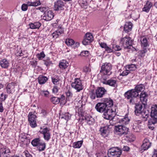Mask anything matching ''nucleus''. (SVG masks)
I'll return each instance as SVG.
<instances>
[{
  "instance_id": "obj_18",
  "label": "nucleus",
  "mask_w": 157,
  "mask_h": 157,
  "mask_svg": "<svg viewBox=\"0 0 157 157\" xmlns=\"http://www.w3.org/2000/svg\"><path fill=\"white\" fill-rule=\"evenodd\" d=\"M135 113L137 116H140L143 110V107L141 104H136L135 106Z\"/></svg>"
},
{
  "instance_id": "obj_57",
  "label": "nucleus",
  "mask_w": 157,
  "mask_h": 157,
  "mask_svg": "<svg viewBox=\"0 0 157 157\" xmlns=\"http://www.w3.org/2000/svg\"><path fill=\"white\" fill-rule=\"evenodd\" d=\"M79 3L81 6L83 8H84V6L87 5L86 2H82V0H80Z\"/></svg>"
},
{
  "instance_id": "obj_52",
  "label": "nucleus",
  "mask_w": 157,
  "mask_h": 157,
  "mask_svg": "<svg viewBox=\"0 0 157 157\" xmlns=\"http://www.w3.org/2000/svg\"><path fill=\"white\" fill-rule=\"evenodd\" d=\"M90 97L92 99L94 100L97 98L96 93V91H93L91 92L90 95Z\"/></svg>"
},
{
  "instance_id": "obj_37",
  "label": "nucleus",
  "mask_w": 157,
  "mask_h": 157,
  "mask_svg": "<svg viewBox=\"0 0 157 157\" xmlns=\"http://www.w3.org/2000/svg\"><path fill=\"white\" fill-rule=\"evenodd\" d=\"M40 140L39 138H35L32 140L31 144L34 147L38 146L41 144Z\"/></svg>"
},
{
  "instance_id": "obj_10",
  "label": "nucleus",
  "mask_w": 157,
  "mask_h": 157,
  "mask_svg": "<svg viewBox=\"0 0 157 157\" xmlns=\"http://www.w3.org/2000/svg\"><path fill=\"white\" fill-rule=\"evenodd\" d=\"M93 40V36L90 33H86L84 40L82 41V44L84 45H86L90 43Z\"/></svg>"
},
{
  "instance_id": "obj_8",
  "label": "nucleus",
  "mask_w": 157,
  "mask_h": 157,
  "mask_svg": "<svg viewBox=\"0 0 157 157\" xmlns=\"http://www.w3.org/2000/svg\"><path fill=\"white\" fill-rule=\"evenodd\" d=\"M113 112V111L112 109H109L106 111H105L103 113L102 115L103 117L106 119L109 120V122L111 123L113 122L112 120L114 117V116L112 114Z\"/></svg>"
},
{
  "instance_id": "obj_30",
  "label": "nucleus",
  "mask_w": 157,
  "mask_h": 157,
  "mask_svg": "<svg viewBox=\"0 0 157 157\" xmlns=\"http://www.w3.org/2000/svg\"><path fill=\"white\" fill-rule=\"evenodd\" d=\"M140 41L141 46L146 47L148 45L147 39L144 36H142L140 38Z\"/></svg>"
},
{
  "instance_id": "obj_55",
  "label": "nucleus",
  "mask_w": 157,
  "mask_h": 157,
  "mask_svg": "<svg viewBox=\"0 0 157 157\" xmlns=\"http://www.w3.org/2000/svg\"><path fill=\"white\" fill-rule=\"evenodd\" d=\"M28 6L27 4H23L22 5L21 7V10L23 11H26L27 10Z\"/></svg>"
},
{
  "instance_id": "obj_7",
  "label": "nucleus",
  "mask_w": 157,
  "mask_h": 157,
  "mask_svg": "<svg viewBox=\"0 0 157 157\" xmlns=\"http://www.w3.org/2000/svg\"><path fill=\"white\" fill-rule=\"evenodd\" d=\"M71 86L78 92L80 91L83 89L81 81L79 78L75 79L74 82L72 83Z\"/></svg>"
},
{
  "instance_id": "obj_33",
  "label": "nucleus",
  "mask_w": 157,
  "mask_h": 157,
  "mask_svg": "<svg viewBox=\"0 0 157 157\" xmlns=\"http://www.w3.org/2000/svg\"><path fill=\"white\" fill-rule=\"evenodd\" d=\"M38 79V82L40 84H44L48 79L47 77L43 75H40Z\"/></svg>"
},
{
  "instance_id": "obj_35",
  "label": "nucleus",
  "mask_w": 157,
  "mask_h": 157,
  "mask_svg": "<svg viewBox=\"0 0 157 157\" xmlns=\"http://www.w3.org/2000/svg\"><path fill=\"white\" fill-rule=\"evenodd\" d=\"M125 68L128 70L130 73H132V72L136 70V67L135 64H132L127 65Z\"/></svg>"
},
{
  "instance_id": "obj_49",
  "label": "nucleus",
  "mask_w": 157,
  "mask_h": 157,
  "mask_svg": "<svg viewBox=\"0 0 157 157\" xmlns=\"http://www.w3.org/2000/svg\"><path fill=\"white\" fill-rule=\"evenodd\" d=\"M40 144L38 146L39 150L40 151H43L45 148V145L44 143H43L42 142H41Z\"/></svg>"
},
{
  "instance_id": "obj_56",
  "label": "nucleus",
  "mask_w": 157,
  "mask_h": 157,
  "mask_svg": "<svg viewBox=\"0 0 157 157\" xmlns=\"http://www.w3.org/2000/svg\"><path fill=\"white\" fill-rule=\"evenodd\" d=\"M58 89L57 86H55L52 89V92L54 94H56L58 92Z\"/></svg>"
},
{
  "instance_id": "obj_46",
  "label": "nucleus",
  "mask_w": 157,
  "mask_h": 157,
  "mask_svg": "<svg viewBox=\"0 0 157 157\" xmlns=\"http://www.w3.org/2000/svg\"><path fill=\"white\" fill-rule=\"evenodd\" d=\"M90 55V52L88 51H82L80 54L79 55L82 56L87 57Z\"/></svg>"
},
{
  "instance_id": "obj_54",
  "label": "nucleus",
  "mask_w": 157,
  "mask_h": 157,
  "mask_svg": "<svg viewBox=\"0 0 157 157\" xmlns=\"http://www.w3.org/2000/svg\"><path fill=\"white\" fill-rule=\"evenodd\" d=\"M66 96L68 98H71L73 96V94L69 90L66 92Z\"/></svg>"
},
{
  "instance_id": "obj_47",
  "label": "nucleus",
  "mask_w": 157,
  "mask_h": 157,
  "mask_svg": "<svg viewBox=\"0 0 157 157\" xmlns=\"http://www.w3.org/2000/svg\"><path fill=\"white\" fill-rule=\"evenodd\" d=\"M129 73H131L128 70L125 68V70L123 71L120 74V75L123 76H125L128 75Z\"/></svg>"
},
{
  "instance_id": "obj_51",
  "label": "nucleus",
  "mask_w": 157,
  "mask_h": 157,
  "mask_svg": "<svg viewBox=\"0 0 157 157\" xmlns=\"http://www.w3.org/2000/svg\"><path fill=\"white\" fill-rule=\"evenodd\" d=\"M112 47L113 49V50L115 51H120L121 49V48L120 46L115 44L113 45Z\"/></svg>"
},
{
  "instance_id": "obj_13",
  "label": "nucleus",
  "mask_w": 157,
  "mask_h": 157,
  "mask_svg": "<svg viewBox=\"0 0 157 157\" xmlns=\"http://www.w3.org/2000/svg\"><path fill=\"white\" fill-rule=\"evenodd\" d=\"M1 157H9L10 151V149L6 147H3L0 149Z\"/></svg>"
},
{
  "instance_id": "obj_50",
  "label": "nucleus",
  "mask_w": 157,
  "mask_h": 157,
  "mask_svg": "<svg viewBox=\"0 0 157 157\" xmlns=\"http://www.w3.org/2000/svg\"><path fill=\"white\" fill-rule=\"evenodd\" d=\"M36 56L37 58L39 60H40L45 57V55L44 52H42L39 54H38Z\"/></svg>"
},
{
  "instance_id": "obj_3",
  "label": "nucleus",
  "mask_w": 157,
  "mask_h": 157,
  "mask_svg": "<svg viewBox=\"0 0 157 157\" xmlns=\"http://www.w3.org/2000/svg\"><path fill=\"white\" fill-rule=\"evenodd\" d=\"M114 133L120 136L127 135L128 133V128L123 125H117L114 127Z\"/></svg>"
},
{
  "instance_id": "obj_64",
  "label": "nucleus",
  "mask_w": 157,
  "mask_h": 157,
  "mask_svg": "<svg viewBox=\"0 0 157 157\" xmlns=\"http://www.w3.org/2000/svg\"><path fill=\"white\" fill-rule=\"evenodd\" d=\"M152 157H157V149H154Z\"/></svg>"
},
{
  "instance_id": "obj_19",
  "label": "nucleus",
  "mask_w": 157,
  "mask_h": 157,
  "mask_svg": "<svg viewBox=\"0 0 157 157\" xmlns=\"http://www.w3.org/2000/svg\"><path fill=\"white\" fill-rule=\"evenodd\" d=\"M148 98V95L145 92H141L140 96V100L142 104L145 105L146 104Z\"/></svg>"
},
{
  "instance_id": "obj_22",
  "label": "nucleus",
  "mask_w": 157,
  "mask_h": 157,
  "mask_svg": "<svg viewBox=\"0 0 157 157\" xmlns=\"http://www.w3.org/2000/svg\"><path fill=\"white\" fill-rule=\"evenodd\" d=\"M16 86V84L13 82L8 84L7 87V91L8 93L10 94L14 91L15 86Z\"/></svg>"
},
{
  "instance_id": "obj_26",
  "label": "nucleus",
  "mask_w": 157,
  "mask_h": 157,
  "mask_svg": "<svg viewBox=\"0 0 157 157\" xmlns=\"http://www.w3.org/2000/svg\"><path fill=\"white\" fill-rule=\"evenodd\" d=\"M0 65L2 68H7L9 66V63L6 59H4L0 61Z\"/></svg>"
},
{
  "instance_id": "obj_6",
  "label": "nucleus",
  "mask_w": 157,
  "mask_h": 157,
  "mask_svg": "<svg viewBox=\"0 0 157 157\" xmlns=\"http://www.w3.org/2000/svg\"><path fill=\"white\" fill-rule=\"evenodd\" d=\"M28 117L30 125L32 128L36 127L37 126L36 115L32 112H30L29 114Z\"/></svg>"
},
{
  "instance_id": "obj_5",
  "label": "nucleus",
  "mask_w": 157,
  "mask_h": 157,
  "mask_svg": "<svg viewBox=\"0 0 157 157\" xmlns=\"http://www.w3.org/2000/svg\"><path fill=\"white\" fill-rule=\"evenodd\" d=\"M121 153V150L117 147L110 148L108 151L109 157H120Z\"/></svg>"
},
{
  "instance_id": "obj_29",
  "label": "nucleus",
  "mask_w": 157,
  "mask_h": 157,
  "mask_svg": "<svg viewBox=\"0 0 157 157\" xmlns=\"http://www.w3.org/2000/svg\"><path fill=\"white\" fill-rule=\"evenodd\" d=\"M140 115L143 118L144 121H147L149 116V112L147 110H143Z\"/></svg>"
},
{
  "instance_id": "obj_41",
  "label": "nucleus",
  "mask_w": 157,
  "mask_h": 157,
  "mask_svg": "<svg viewBox=\"0 0 157 157\" xmlns=\"http://www.w3.org/2000/svg\"><path fill=\"white\" fill-rule=\"evenodd\" d=\"M71 115L68 113H66L62 115L61 117L62 119H63L66 121L67 122L71 118Z\"/></svg>"
},
{
  "instance_id": "obj_44",
  "label": "nucleus",
  "mask_w": 157,
  "mask_h": 157,
  "mask_svg": "<svg viewBox=\"0 0 157 157\" xmlns=\"http://www.w3.org/2000/svg\"><path fill=\"white\" fill-rule=\"evenodd\" d=\"M65 43L68 46H71L74 44V40L72 39H67L65 41Z\"/></svg>"
},
{
  "instance_id": "obj_1",
  "label": "nucleus",
  "mask_w": 157,
  "mask_h": 157,
  "mask_svg": "<svg viewBox=\"0 0 157 157\" xmlns=\"http://www.w3.org/2000/svg\"><path fill=\"white\" fill-rule=\"evenodd\" d=\"M112 66L110 63H105L103 64L100 71L102 80H107L109 78V76L112 73Z\"/></svg>"
},
{
  "instance_id": "obj_58",
  "label": "nucleus",
  "mask_w": 157,
  "mask_h": 157,
  "mask_svg": "<svg viewBox=\"0 0 157 157\" xmlns=\"http://www.w3.org/2000/svg\"><path fill=\"white\" fill-rule=\"evenodd\" d=\"M99 44L102 48H104L105 49L107 46V44L104 43H99Z\"/></svg>"
},
{
  "instance_id": "obj_24",
  "label": "nucleus",
  "mask_w": 157,
  "mask_h": 157,
  "mask_svg": "<svg viewBox=\"0 0 157 157\" xmlns=\"http://www.w3.org/2000/svg\"><path fill=\"white\" fill-rule=\"evenodd\" d=\"M152 6V4L148 1H147L146 4L143 8V11L146 13H148Z\"/></svg>"
},
{
  "instance_id": "obj_62",
  "label": "nucleus",
  "mask_w": 157,
  "mask_h": 157,
  "mask_svg": "<svg viewBox=\"0 0 157 157\" xmlns=\"http://www.w3.org/2000/svg\"><path fill=\"white\" fill-rule=\"evenodd\" d=\"M41 113L43 114L44 116H45L48 113L44 109H43L41 110Z\"/></svg>"
},
{
  "instance_id": "obj_36",
  "label": "nucleus",
  "mask_w": 157,
  "mask_h": 157,
  "mask_svg": "<svg viewBox=\"0 0 157 157\" xmlns=\"http://www.w3.org/2000/svg\"><path fill=\"white\" fill-rule=\"evenodd\" d=\"M157 122V121L150 119L148 122V127L149 128L153 130L154 128V124Z\"/></svg>"
},
{
  "instance_id": "obj_12",
  "label": "nucleus",
  "mask_w": 157,
  "mask_h": 157,
  "mask_svg": "<svg viewBox=\"0 0 157 157\" xmlns=\"http://www.w3.org/2000/svg\"><path fill=\"white\" fill-rule=\"evenodd\" d=\"M151 118L154 120L157 121V105H153L151 107Z\"/></svg>"
},
{
  "instance_id": "obj_42",
  "label": "nucleus",
  "mask_w": 157,
  "mask_h": 157,
  "mask_svg": "<svg viewBox=\"0 0 157 157\" xmlns=\"http://www.w3.org/2000/svg\"><path fill=\"white\" fill-rule=\"evenodd\" d=\"M108 129L109 126H106L101 128L100 130L102 134H105L107 133L108 130Z\"/></svg>"
},
{
  "instance_id": "obj_40",
  "label": "nucleus",
  "mask_w": 157,
  "mask_h": 157,
  "mask_svg": "<svg viewBox=\"0 0 157 157\" xmlns=\"http://www.w3.org/2000/svg\"><path fill=\"white\" fill-rule=\"evenodd\" d=\"M132 128L134 132H139L140 129V125L138 123H135L133 124Z\"/></svg>"
},
{
  "instance_id": "obj_15",
  "label": "nucleus",
  "mask_w": 157,
  "mask_h": 157,
  "mask_svg": "<svg viewBox=\"0 0 157 157\" xmlns=\"http://www.w3.org/2000/svg\"><path fill=\"white\" fill-rule=\"evenodd\" d=\"M151 143L147 139H145L143 141V144L141 145V149L144 151L147 150L151 146Z\"/></svg>"
},
{
  "instance_id": "obj_34",
  "label": "nucleus",
  "mask_w": 157,
  "mask_h": 157,
  "mask_svg": "<svg viewBox=\"0 0 157 157\" xmlns=\"http://www.w3.org/2000/svg\"><path fill=\"white\" fill-rule=\"evenodd\" d=\"M68 63L67 62L64 60H62L59 63V67L62 69H65L68 66Z\"/></svg>"
},
{
  "instance_id": "obj_21",
  "label": "nucleus",
  "mask_w": 157,
  "mask_h": 157,
  "mask_svg": "<svg viewBox=\"0 0 157 157\" xmlns=\"http://www.w3.org/2000/svg\"><path fill=\"white\" fill-rule=\"evenodd\" d=\"M83 119L89 125H92L94 122V119L90 115H86Z\"/></svg>"
},
{
  "instance_id": "obj_11",
  "label": "nucleus",
  "mask_w": 157,
  "mask_h": 157,
  "mask_svg": "<svg viewBox=\"0 0 157 157\" xmlns=\"http://www.w3.org/2000/svg\"><path fill=\"white\" fill-rule=\"evenodd\" d=\"M101 82L103 84L115 87L117 86V81L115 79L111 78L108 80H102Z\"/></svg>"
},
{
  "instance_id": "obj_25",
  "label": "nucleus",
  "mask_w": 157,
  "mask_h": 157,
  "mask_svg": "<svg viewBox=\"0 0 157 157\" xmlns=\"http://www.w3.org/2000/svg\"><path fill=\"white\" fill-rule=\"evenodd\" d=\"M132 27V24L130 22H127L125 23L124 26V30L127 33L130 31Z\"/></svg>"
},
{
  "instance_id": "obj_32",
  "label": "nucleus",
  "mask_w": 157,
  "mask_h": 157,
  "mask_svg": "<svg viewBox=\"0 0 157 157\" xmlns=\"http://www.w3.org/2000/svg\"><path fill=\"white\" fill-rule=\"evenodd\" d=\"M145 86L144 85L142 84H140L139 85H136L135 88V89L136 90L137 92H138V94L140 92H142L144 91L145 89Z\"/></svg>"
},
{
  "instance_id": "obj_43",
  "label": "nucleus",
  "mask_w": 157,
  "mask_h": 157,
  "mask_svg": "<svg viewBox=\"0 0 157 157\" xmlns=\"http://www.w3.org/2000/svg\"><path fill=\"white\" fill-rule=\"evenodd\" d=\"M52 102L54 104H58L59 102V99L58 98L56 97H52L51 99Z\"/></svg>"
},
{
  "instance_id": "obj_45",
  "label": "nucleus",
  "mask_w": 157,
  "mask_h": 157,
  "mask_svg": "<svg viewBox=\"0 0 157 157\" xmlns=\"http://www.w3.org/2000/svg\"><path fill=\"white\" fill-rule=\"evenodd\" d=\"M40 94L42 96L48 97V96L49 92L47 90H41L39 92Z\"/></svg>"
},
{
  "instance_id": "obj_9",
  "label": "nucleus",
  "mask_w": 157,
  "mask_h": 157,
  "mask_svg": "<svg viewBox=\"0 0 157 157\" xmlns=\"http://www.w3.org/2000/svg\"><path fill=\"white\" fill-rule=\"evenodd\" d=\"M95 108L97 111L103 113L105 111H106L109 109L106 106V105L103 102H98L95 105Z\"/></svg>"
},
{
  "instance_id": "obj_2",
  "label": "nucleus",
  "mask_w": 157,
  "mask_h": 157,
  "mask_svg": "<svg viewBox=\"0 0 157 157\" xmlns=\"http://www.w3.org/2000/svg\"><path fill=\"white\" fill-rule=\"evenodd\" d=\"M125 98L129 99V102L132 104L135 103V99L137 97H139V94L135 89L128 90L124 94Z\"/></svg>"
},
{
  "instance_id": "obj_20",
  "label": "nucleus",
  "mask_w": 157,
  "mask_h": 157,
  "mask_svg": "<svg viewBox=\"0 0 157 157\" xmlns=\"http://www.w3.org/2000/svg\"><path fill=\"white\" fill-rule=\"evenodd\" d=\"M63 33L64 31L63 29L61 27H60L55 32L53 33L51 36L52 38H57L59 35Z\"/></svg>"
},
{
  "instance_id": "obj_23",
  "label": "nucleus",
  "mask_w": 157,
  "mask_h": 157,
  "mask_svg": "<svg viewBox=\"0 0 157 157\" xmlns=\"http://www.w3.org/2000/svg\"><path fill=\"white\" fill-rule=\"evenodd\" d=\"M106 106L109 109H111L110 108L113 105V100L110 98L105 99L103 102Z\"/></svg>"
},
{
  "instance_id": "obj_39",
  "label": "nucleus",
  "mask_w": 157,
  "mask_h": 157,
  "mask_svg": "<svg viewBox=\"0 0 157 157\" xmlns=\"http://www.w3.org/2000/svg\"><path fill=\"white\" fill-rule=\"evenodd\" d=\"M28 6H36L41 4V3L39 0L34 2H28L27 3Z\"/></svg>"
},
{
  "instance_id": "obj_38",
  "label": "nucleus",
  "mask_w": 157,
  "mask_h": 157,
  "mask_svg": "<svg viewBox=\"0 0 157 157\" xmlns=\"http://www.w3.org/2000/svg\"><path fill=\"white\" fill-rule=\"evenodd\" d=\"M83 141L81 140L74 142L73 144V147L75 148H79L82 146Z\"/></svg>"
},
{
  "instance_id": "obj_59",
  "label": "nucleus",
  "mask_w": 157,
  "mask_h": 157,
  "mask_svg": "<svg viewBox=\"0 0 157 157\" xmlns=\"http://www.w3.org/2000/svg\"><path fill=\"white\" fill-rule=\"evenodd\" d=\"M43 19L46 21H49V16L48 13L46 15L45 14V15L43 16Z\"/></svg>"
},
{
  "instance_id": "obj_16",
  "label": "nucleus",
  "mask_w": 157,
  "mask_h": 157,
  "mask_svg": "<svg viewBox=\"0 0 157 157\" xmlns=\"http://www.w3.org/2000/svg\"><path fill=\"white\" fill-rule=\"evenodd\" d=\"M40 132L43 135L44 140L48 141L49 140V129L47 128H45L43 129H41Z\"/></svg>"
},
{
  "instance_id": "obj_61",
  "label": "nucleus",
  "mask_w": 157,
  "mask_h": 157,
  "mask_svg": "<svg viewBox=\"0 0 157 157\" xmlns=\"http://www.w3.org/2000/svg\"><path fill=\"white\" fill-rule=\"evenodd\" d=\"M37 9L40 10L42 12H44V11L46 10V8L45 7H39L37 8Z\"/></svg>"
},
{
  "instance_id": "obj_53",
  "label": "nucleus",
  "mask_w": 157,
  "mask_h": 157,
  "mask_svg": "<svg viewBox=\"0 0 157 157\" xmlns=\"http://www.w3.org/2000/svg\"><path fill=\"white\" fill-rule=\"evenodd\" d=\"M105 50V51L108 53L112 52L113 51V49L112 47H109L108 46H107Z\"/></svg>"
},
{
  "instance_id": "obj_63",
  "label": "nucleus",
  "mask_w": 157,
  "mask_h": 157,
  "mask_svg": "<svg viewBox=\"0 0 157 157\" xmlns=\"http://www.w3.org/2000/svg\"><path fill=\"white\" fill-rule=\"evenodd\" d=\"M122 149L124 151H128L129 150L130 148L127 146H124Z\"/></svg>"
},
{
  "instance_id": "obj_14",
  "label": "nucleus",
  "mask_w": 157,
  "mask_h": 157,
  "mask_svg": "<svg viewBox=\"0 0 157 157\" xmlns=\"http://www.w3.org/2000/svg\"><path fill=\"white\" fill-rule=\"evenodd\" d=\"M97 98L102 97L106 92V90L103 87H99L96 90Z\"/></svg>"
},
{
  "instance_id": "obj_31",
  "label": "nucleus",
  "mask_w": 157,
  "mask_h": 157,
  "mask_svg": "<svg viewBox=\"0 0 157 157\" xmlns=\"http://www.w3.org/2000/svg\"><path fill=\"white\" fill-rule=\"evenodd\" d=\"M130 121V119L128 118L127 115H126L123 118L120 120L119 122L123 124V125H126L129 123Z\"/></svg>"
},
{
  "instance_id": "obj_17",
  "label": "nucleus",
  "mask_w": 157,
  "mask_h": 157,
  "mask_svg": "<svg viewBox=\"0 0 157 157\" xmlns=\"http://www.w3.org/2000/svg\"><path fill=\"white\" fill-rule=\"evenodd\" d=\"M54 6L56 10H62L64 9V3L61 0H58L55 2Z\"/></svg>"
},
{
  "instance_id": "obj_27",
  "label": "nucleus",
  "mask_w": 157,
  "mask_h": 157,
  "mask_svg": "<svg viewBox=\"0 0 157 157\" xmlns=\"http://www.w3.org/2000/svg\"><path fill=\"white\" fill-rule=\"evenodd\" d=\"M29 28L31 29H38L41 25V24L38 21L33 23H31L29 24Z\"/></svg>"
},
{
  "instance_id": "obj_4",
  "label": "nucleus",
  "mask_w": 157,
  "mask_h": 157,
  "mask_svg": "<svg viewBox=\"0 0 157 157\" xmlns=\"http://www.w3.org/2000/svg\"><path fill=\"white\" fill-rule=\"evenodd\" d=\"M132 42L131 37L126 36L121 39L120 44L125 49H129L132 46Z\"/></svg>"
},
{
  "instance_id": "obj_48",
  "label": "nucleus",
  "mask_w": 157,
  "mask_h": 157,
  "mask_svg": "<svg viewBox=\"0 0 157 157\" xmlns=\"http://www.w3.org/2000/svg\"><path fill=\"white\" fill-rule=\"evenodd\" d=\"M7 97V95L6 94H3L2 93L0 94V101H4Z\"/></svg>"
},
{
  "instance_id": "obj_60",
  "label": "nucleus",
  "mask_w": 157,
  "mask_h": 157,
  "mask_svg": "<svg viewBox=\"0 0 157 157\" xmlns=\"http://www.w3.org/2000/svg\"><path fill=\"white\" fill-rule=\"evenodd\" d=\"M83 71L84 72H87L90 71V69L88 67H85L83 68Z\"/></svg>"
},
{
  "instance_id": "obj_28",
  "label": "nucleus",
  "mask_w": 157,
  "mask_h": 157,
  "mask_svg": "<svg viewBox=\"0 0 157 157\" xmlns=\"http://www.w3.org/2000/svg\"><path fill=\"white\" fill-rule=\"evenodd\" d=\"M52 82L54 85L59 84L60 79L58 75H53L51 77Z\"/></svg>"
}]
</instances>
